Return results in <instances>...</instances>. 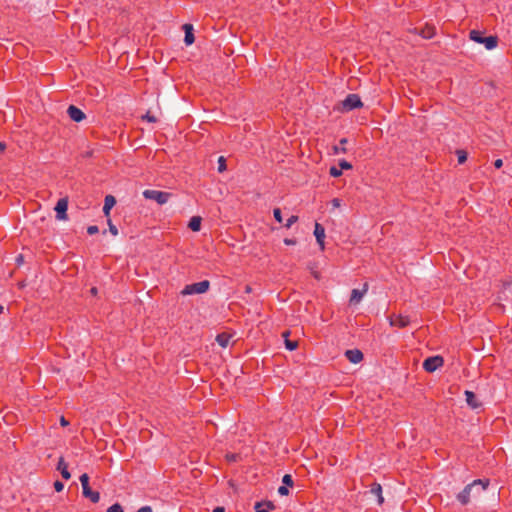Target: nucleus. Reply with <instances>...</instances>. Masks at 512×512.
<instances>
[{
	"label": "nucleus",
	"mask_w": 512,
	"mask_h": 512,
	"mask_svg": "<svg viewBox=\"0 0 512 512\" xmlns=\"http://www.w3.org/2000/svg\"><path fill=\"white\" fill-rule=\"evenodd\" d=\"M6 148V144L4 142H0V152L4 151Z\"/></svg>",
	"instance_id": "45"
},
{
	"label": "nucleus",
	"mask_w": 512,
	"mask_h": 512,
	"mask_svg": "<svg viewBox=\"0 0 512 512\" xmlns=\"http://www.w3.org/2000/svg\"><path fill=\"white\" fill-rule=\"evenodd\" d=\"M409 323H410V319H409L408 316L396 315V316L390 318V325L391 326H396V327H399V328H404V327L408 326Z\"/></svg>",
	"instance_id": "12"
},
{
	"label": "nucleus",
	"mask_w": 512,
	"mask_h": 512,
	"mask_svg": "<svg viewBox=\"0 0 512 512\" xmlns=\"http://www.w3.org/2000/svg\"><path fill=\"white\" fill-rule=\"evenodd\" d=\"M172 194L165 191H159V190H144L143 191V197L145 199L153 200L157 202L159 205L166 204L169 199L171 198Z\"/></svg>",
	"instance_id": "2"
},
{
	"label": "nucleus",
	"mask_w": 512,
	"mask_h": 512,
	"mask_svg": "<svg viewBox=\"0 0 512 512\" xmlns=\"http://www.w3.org/2000/svg\"><path fill=\"white\" fill-rule=\"evenodd\" d=\"M116 200L112 195H107L104 199L103 213L105 216H109L110 210L115 205Z\"/></svg>",
	"instance_id": "17"
},
{
	"label": "nucleus",
	"mask_w": 512,
	"mask_h": 512,
	"mask_svg": "<svg viewBox=\"0 0 512 512\" xmlns=\"http://www.w3.org/2000/svg\"><path fill=\"white\" fill-rule=\"evenodd\" d=\"M347 143V139L346 138H342L339 142V146H335L334 147V153L335 154H339V153H346V148H345V144Z\"/></svg>",
	"instance_id": "23"
},
{
	"label": "nucleus",
	"mask_w": 512,
	"mask_h": 512,
	"mask_svg": "<svg viewBox=\"0 0 512 512\" xmlns=\"http://www.w3.org/2000/svg\"><path fill=\"white\" fill-rule=\"evenodd\" d=\"M458 162L460 164L464 163L467 159V153L464 150H457Z\"/></svg>",
	"instance_id": "27"
},
{
	"label": "nucleus",
	"mask_w": 512,
	"mask_h": 512,
	"mask_svg": "<svg viewBox=\"0 0 512 512\" xmlns=\"http://www.w3.org/2000/svg\"><path fill=\"white\" fill-rule=\"evenodd\" d=\"M502 165H503V161H502L501 159H497V160H495V162H494V166H495L497 169L501 168V167H502Z\"/></svg>",
	"instance_id": "42"
},
{
	"label": "nucleus",
	"mask_w": 512,
	"mask_h": 512,
	"mask_svg": "<svg viewBox=\"0 0 512 512\" xmlns=\"http://www.w3.org/2000/svg\"><path fill=\"white\" fill-rule=\"evenodd\" d=\"M366 291V288L363 291L353 289L350 297V303H359Z\"/></svg>",
	"instance_id": "20"
},
{
	"label": "nucleus",
	"mask_w": 512,
	"mask_h": 512,
	"mask_svg": "<svg viewBox=\"0 0 512 512\" xmlns=\"http://www.w3.org/2000/svg\"><path fill=\"white\" fill-rule=\"evenodd\" d=\"M17 262L18 263H22L23 262V256L22 255H19L17 258H16Z\"/></svg>",
	"instance_id": "47"
},
{
	"label": "nucleus",
	"mask_w": 512,
	"mask_h": 512,
	"mask_svg": "<svg viewBox=\"0 0 512 512\" xmlns=\"http://www.w3.org/2000/svg\"><path fill=\"white\" fill-rule=\"evenodd\" d=\"M273 215H274V218H275V220H276L277 222L282 223L283 218H282V213H281L280 208H275V209L273 210Z\"/></svg>",
	"instance_id": "31"
},
{
	"label": "nucleus",
	"mask_w": 512,
	"mask_h": 512,
	"mask_svg": "<svg viewBox=\"0 0 512 512\" xmlns=\"http://www.w3.org/2000/svg\"><path fill=\"white\" fill-rule=\"evenodd\" d=\"M314 235L316 237L317 243L320 246V249L324 250V248H325V244H324L325 228L321 224H319V223L315 224Z\"/></svg>",
	"instance_id": "9"
},
{
	"label": "nucleus",
	"mask_w": 512,
	"mask_h": 512,
	"mask_svg": "<svg viewBox=\"0 0 512 512\" xmlns=\"http://www.w3.org/2000/svg\"><path fill=\"white\" fill-rule=\"evenodd\" d=\"M231 340V335L227 333L218 334L216 337V342L223 348H226Z\"/></svg>",
	"instance_id": "19"
},
{
	"label": "nucleus",
	"mask_w": 512,
	"mask_h": 512,
	"mask_svg": "<svg viewBox=\"0 0 512 512\" xmlns=\"http://www.w3.org/2000/svg\"><path fill=\"white\" fill-rule=\"evenodd\" d=\"M284 243L286 245H295L296 244V240L295 239L286 238V239H284Z\"/></svg>",
	"instance_id": "41"
},
{
	"label": "nucleus",
	"mask_w": 512,
	"mask_h": 512,
	"mask_svg": "<svg viewBox=\"0 0 512 512\" xmlns=\"http://www.w3.org/2000/svg\"><path fill=\"white\" fill-rule=\"evenodd\" d=\"M60 424H61L62 426H67V425L69 424V422H68V421H67V420L62 416V417L60 418Z\"/></svg>",
	"instance_id": "43"
},
{
	"label": "nucleus",
	"mask_w": 512,
	"mask_h": 512,
	"mask_svg": "<svg viewBox=\"0 0 512 512\" xmlns=\"http://www.w3.org/2000/svg\"><path fill=\"white\" fill-rule=\"evenodd\" d=\"M465 397L467 404L472 409H477L481 406V402L477 399L476 395L472 391L466 390Z\"/></svg>",
	"instance_id": "13"
},
{
	"label": "nucleus",
	"mask_w": 512,
	"mask_h": 512,
	"mask_svg": "<svg viewBox=\"0 0 512 512\" xmlns=\"http://www.w3.org/2000/svg\"><path fill=\"white\" fill-rule=\"evenodd\" d=\"M80 482L82 486V493L83 496L86 498H89L91 502L98 503L100 500V494L97 491L91 490L89 486V476L88 474L84 473L80 476Z\"/></svg>",
	"instance_id": "3"
},
{
	"label": "nucleus",
	"mask_w": 512,
	"mask_h": 512,
	"mask_svg": "<svg viewBox=\"0 0 512 512\" xmlns=\"http://www.w3.org/2000/svg\"><path fill=\"white\" fill-rule=\"evenodd\" d=\"M339 166H340V169L341 170H349V169H352V164L349 163L348 161L346 160H341L339 162Z\"/></svg>",
	"instance_id": "32"
},
{
	"label": "nucleus",
	"mask_w": 512,
	"mask_h": 512,
	"mask_svg": "<svg viewBox=\"0 0 512 512\" xmlns=\"http://www.w3.org/2000/svg\"><path fill=\"white\" fill-rule=\"evenodd\" d=\"M345 356L353 364H357L363 360V353L359 349L346 350Z\"/></svg>",
	"instance_id": "10"
},
{
	"label": "nucleus",
	"mask_w": 512,
	"mask_h": 512,
	"mask_svg": "<svg viewBox=\"0 0 512 512\" xmlns=\"http://www.w3.org/2000/svg\"><path fill=\"white\" fill-rule=\"evenodd\" d=\"M210 287V282L208 280H203L197 283L189 284L184 287L181 291L182 295H193V294H202L208 291Z\"/></svg>",
	"instance_id": "4"
},
{
	"label": "nucleus",
	"mask_w": 512,
	"mask_h": 512,
	"mask_svg": "<svg viewBox=\"0 0 512 512\" xmlns=\"http://www.w3.org/2000/svg\"><path fill=\"white\" fill-rule=\"evenodd\" d=\"M213 512H225V509H224V507H220V506H218V507H216V508L213 510Z\"/></svg>",
	"instance_id": "44"
},
{
	"label": "nucleus",
	"mask_w": 512,
	"mask_h": 512,
	"mask_svg": "<svg viewBox=\"0 0 512 512\" xmlns=\"http://www.w3.org/2000/svg\"><path fill=\"white\" fill-rule=\"evenodd\" d=\"M183 29L185 32V37H184L185 44L187 46L192 45L195 41L192 24H184Z\"/></svg>",
	"instance_id": "14"
},
{
	"label": "nucleus",
	"mask_w": 512,
	"mask_h": 512,
	"mask_svg": "<svg viewBox=\"0 0 512 512\" xmlns=\"http://www.w3.org/2000/svg\"><path fill=\"white\" fill-rule=\"evenodd\" d=\"M143 118L146 119L149 122H156L157 121L156 117L153 116V115H150L149 113H147Z\"/></svg>",
	"instance_id": "37"
},
{
	"label": "nucleus",
	"mask_w": 512,
	"mask_h": 512,
	"mask_svg": "<svg viewBox=\"0 0 512 512\" xmlns=\"http://www.w3.org/2000/svg\"><path fill=\"white\" fill-rule=\"evenodd\" d=\"M251 290H252V289H251V287H250V286H246L245 291H246L247 293H250V292H251Z\"/></svg>",
	"instance_id": "49"
},
{
	"label": "nucleus",
	"mask_w": 512,
	"mask_h": 512,
	"mask_svg": "<svg viewBox=\"0 0 512 512\" xmlns=\"http://www.w3.org/2000/svg\"><path fill=\"white\" fill-rule=\"evenodd\" d=\"M423 37L424 38H430V37H432V33L426 34V33L423 32Z\"/></svg>",
	"instance_id": "48"
},
{
	"label": "nucleus",
	"mask_w": 512,
	"mask_h": 512,
	"mask_svg": "<svg viewBox=\"0 0 512 512\" xmlns=\"http://www.w3.org/2000/svg\"><path fill=\"white\" fill-rule=\"evenodd\" d=\"M137 512H153L150 506H143L137 510Z\"/></svg>",
	"instance_id": "40"
},
{
	"label": "nucleus",
	"mask_w": 512,
	"mask_h": 512,
	"mask_svg": "<svg viewBox=\"0 0 512 512\" xmlns=\"http://www.w3.org/2000/svg\"><path fill=\"white\" fill-rule=\"evenodd\" d=\"M255 512H269L274 509V504L270 501L265 503L257 502L254 506Z\"/></svg>",
	"instance_id": "18"
},
{
	"label": "nucleus",
	"mask_w": 512,
	"mask_h": 512,
	"mask_svg": "<svg viewBox=\"0 0 512 512\" xmlns=\"http://www.w3.org/2000/svg\"><path fill=\"white\" fill-rule=\"evenodd\" d=\"M469 37L472 41L476 43L484 44L485 48L488 50L496 48L498 44L497 36L484 37L482 32L478 30H471L469 33Z\"/></svg>",
	"instance_id": "1"
},
{
	"label": "nucleus",
	"mask_w": 512,
	"mask_h": 512,
	"mask_svg": "<svg viewBox=\"0 0 512 512\" xmlns=\"http://www.w3.org/2000/svg\"><path fill=\"white\" fill-rule=\"evenodd\" d=\"M107 512H124V510L119 503H115L107 509Z\"/></svg>",
	"instance_id": "29"
},
{
	"label": "nucleus",
	"mask_w": 512,
	"mask_h": 512,
	"mask_svg": "<svg viewBox=\"0 0 512 512\" xmlns=\"http://www.w3.org/2000/svg\"><path fill=\"white\" fill-rule=\"evenodd\" d=\"M278 493L282 496H286L289 494V490L286 486L282 485L278 488Z\"/></svg>",
	"instance_id": "36"
},
{
	"label": "nucleus",
	"mask_w": 512,
	"mask_h": 512,
	"mask_svg": "<svg viewBox=\"0 0 512 512\" xmlns=\"http://www.w3.org/2000/svg\"><path fill=\"white\" fill-rule=\"evenodd\" d=\"M430 33H432V34H433L432 29H430L429 31H426V34H430Z\"/></svg>",
	"instance_id": "51"
},
{
	"label": "nucleus",
	"mask_w": 512,
	"mask_h": 512,
	"mask_svg": "<svg viewBox=\"0 0 512 512\" xmlns=\"http://www.w3.org/2000/svg\"><path fill=\"white\" fill-rule=\"evenodd\" d=\"M108 226H109V231L110 233L113 235V236H117L118 235V229L117 227L112 223V221L110 219H108Z\"/></svg>",
	"instance_id": "33"
},
{
	"label": "nucleus",
	"mask_w": 512,
	"mask_h": 512,
	"mask_svg": "<svg viewBox=\"0 0 512 512\" xmlns=\"http://www.w3.org/2000/svg\"><path fill=\"white\" fill-rule=\"evenodd\" d=\"M67 208H68V199L61 198L57 201L55 206L56 218L58 220H67Z\"/></svg>",
	"instance_id": "7"
},
{
	"label": "nucleus",
	"mask_w": 512,
	"mask_h": 512,
	"mask_svg": "<svg viewBox=\"0 0 512 512\" xmlns=\"http://www.w3.org/2000/svg\"><path fill=\"white\" fill-rule=\"evenodd\" d=\"M370 493L377 497V501L379 505H382L384 502V498L382 496V487L379 483L372 484L370 488Z\"/></svg>",
	"instance_id": "16"
},
{
	"label": "nucleus",
	"mask_w": 512,
	"mask_h": 512,
	"mask_svg": "<svg viewBox=\"0 0 512 512\" xmlns=\"http://www.w3.org/2000/svg\"><path fill=\"white\" fill-rule=\"evenodd\" d=\"M67 114L75 122H81L85 119V113L74 105L68 107Z\"/></svg>",
	"instance_id": "8"
},
{
	"label": "nucleus",
	"mask_w": 512,
	"mask_h": 512,
	"mask_svg": "<svg viewBox=\"0 0 512 512\" xmlns=\"http://www.w3.org/2000/svg\"><path fill=\"white\" fill-rule=\"evenodd\" d=\"M57 470L61 473L62 477L65 480H69L71 478V474L68 470V464L65 462L63 457L59 458V461L57 464Z\"/></svg>",
	"instance_id": "15"
},
{
	"label": "nucleus",
	"mask_w": 512,
	"mask_h": 512,
	"mask_svg": "<svg viewBox=\"0 0 512 512\" xmlns=\"http://www.w3.org/2000/svg\"><path fill=\"white\" fill-rule=\"evenodd\" d=\"M226 458H227L228 461L234 462V461L237 460L238 455H236V454H227Z\"/></svg>",
	"instance_id": "38"
},
{
	"label": "nucleus",
	"mask_w": 512,
	"mask_h": 512,
	"mask_svg": "<svg viewBox=\"0 0 512 512\" xmlns=\"http://www.w3.org/2000/svg\"><path fill=\"white\" fill-rule=\"evenodd\" d=\"M3 310H4L3 306L0 305V315L3 313Z\"/></svg>",
	"instance_id": "50"
},
{
	"label": "nucleus",
	"mask_w": 512,
	"mask_h": 512,
	"mask_svg": "<svg viewBox=\"0 0 512 512\" xmlns=\"http://www.w3.org/2000/svg\"><path fill=\"white\" fill-rule=\"evenodd\" d=\"M471 484H473V487L476 485H481L482 490H485L489 485V480L477 479V480H474Z\"/></svg>",
	"instance_id": "25"
},
{
	"label": "nucleus",
	"mask_w": 512,
	"mask_h": 512,
	"mask_svg": "<svg viewBox=\"0 0 512 512\" xmlns=\"http://www.w3.org/2000/svg\"><path fill=\"white\" fill-rule=\"evenodd\" d=\"M473 489V484H468L465 486V488L458 493L457 499L462 505H467L470 501V494Z\"/></svg>",
	"instance_id": "11"
},
{
	"label": "nucleus",
	"mask_w": 512,
	"mask_h": 512,
	"mask_svg": "<svg viewBox=\"0 0 512 512\" xmlns=\"http://www.w3.org/2000/svg\"><path fill=\"white\" fill-rule=\"evenodd\" d=\"M290 332L289 331H284L282 333V336L285 338V347L289 350V351H293L297 348L298 346V342L297 341H292V340H289L288 339V336H289Z\"/></svg>",
	"instance_id": "21"
},
{
	"label": "nucleus",
	"mask_w": 512,
	"mask_h": 512,
	"mask_svg": "<svg viewBox=\"0 0 512 512\" xmlns=\"http://www.w3.org/2000/svg\"><path fill=\"white\" fill-rule=\"evenodd\" d=\"M331 203H332L333 207H335V208H338V207H340V205H341V201H340V199H338V198H334V199L331 201Z\"/></svg>",
	"instance_id": "39"
},
{
	"label": "nucleus",
	"mask_w": 512,
	"mask_h": 512,
	"mask_svg": "<svg viewBox=\"0 0 512 512\" xmlns=\"http://www.w3.org/2000/svg\"><path fill=\"white\" fill-rule=\"evenodd\" d=\"M329 173L332 177H340L342 175V170L332 166L329 170Z\"/></svg>",
	"instance_id": "30"
},
{
	"label": "nucleus",
	"mask_w": 512,
	"mask_h": 512,
	"mask_svg": "<svg viewBox=\"0 0 512 512\" xmlns=\"http://www.w3.org/2000/svg\"><path fill=\"white\" fill-rule=\"evenodd\" d=\"M444 363V360L441 356H432L428 357L423 362V368L427 372H434L436 369L441 367Z\"/></svg>",
	"instance_id": "6"
},
{
	"label": "nucleus",
	"mask_w": 512,
	"mask_h": 512,
	"mask_svg": "<svg viewBox=\"0 0 512 512\" xmlns=\"http://www.w3.org/2000/svg\"><path fill=\"white\" fill-rule=\"evenodd\" d=\"M90 292H91L92 295H96L97 294V288L92 287Z\"/></svg>",
	"instance_id": "46"
},
{
	"label": "nucleus",
	"mask_w": 512,
	"mask_h": 512,
	"mask_svg": "<svg viewBox=\"0 0 512 512\" xmlns=\"http://www.w3.org/2000/svg\"><path fill=\"white\" fill-rule=\"evenodd\" d=\"M362 106H363V103L357 94H349L342 101V110L343 111H351L353 109L360 108Z\"/></svg>",
	"instance_id": "5"
},
{
	"label": "nucleus",
	"mask_w": 512,
	"mask_h": 512,
	"mask_svg": "<svg viewBox=\"0 0 512 512\" xmlns=\"http://www.w3.org/2000/svg\"><path fill=\"white\" fill-rule=\"evenodd\" d=\"M282 482H283L284 486H286V487H287V486L292 487V486H293V484H294L293 479H292L291 475H289V474H285V475L283 476V478H282Z\"/></svg>",
	"instance_id": "26"
},
{
	"label": "nucleus",
	"mask_w": 512,
	"mask_h": 512,
	"mask_svg": "<svg viewBox=\"0 0 512 512\" xmlns=\"http://www.w3.org/2000/svg\"><path fill=\"white\" fill-rule=\"evenodd\" d=\"M297 221H298V216H296V215H292V216H290V217L287 219V221H286V223L284 224V226L288 229V228H290L293 224H295Z\"/></svg>",
	"instance_id": "28"
},
{
	"label": "nucleus",
	"mask_w": 512,
	"mask_h": 512,
	"mask_svg": "<svg viewBox=\"0 0 512 512\" xmlns=\"http://www.w3.org/2000/svg\"><path fill=\"white\" fill-rule=\"evenodd\" d=\"M98 232H99V229H98V226H96V225H91V226H89V227L87 228V233H88L89 235H94V234H96V233H98Z\"/></svg>",
	"instance_id": "34"
},
{
	"label": "nucleus",
	"mask_w": 512,
	"mask_h": 512,
	"mask_svg": "<svg viewBox=\"0 0 512 512\" xmlns=\"http://www.w3.org/2000/svg\"><path fill=\"white\" fill-rule=\"evenodd\" d=\"M226 170V160L223 156L218 159V172L222 173Z\"/></svg>",
	"instance_id": "24"
},
{
	"label": "nucleus",
	"mask_w": 512,
	"mask_h": 512,
	"mask_svg": "<svg viewBox=\"0 0 512 512\" xmlns=\"http://www.w3.org/2000/svg\"><path fill=\"white\" fill-rule=\"evenodd\" d=\"M188 227L194 231V232H197L200 230L201 228V217L199 216H194L190 219V222H189V225Z\"/></svg>",
	"instance_id": "22"
},
{
	"label": "nucleus",
	"mask_w": 512,
	"mask_h": 512,
	"mask_svg": "<svg viewBox=\"0 0 512 512\" xmlns=\"http://www.w3.org/2000/svg\"><path fill=\"white\" fill-rule=\"evenodd\" d=\"M54 488L57 492H61L64 489V484L61 481L57 480L54 482Z\"/></svg>",
	"instance_id": "35"
}]
</instances>
